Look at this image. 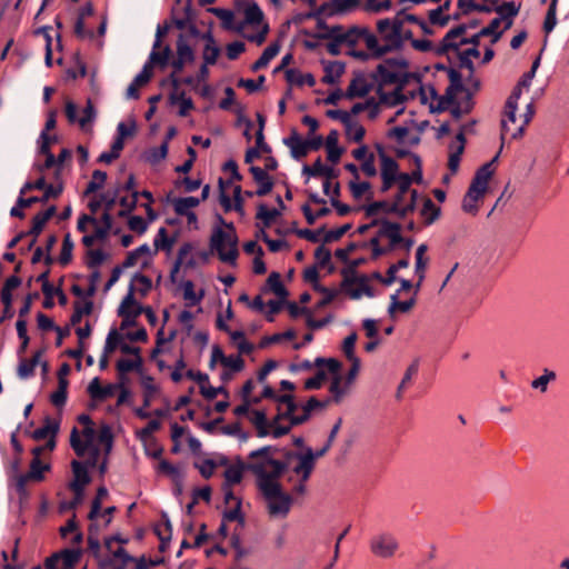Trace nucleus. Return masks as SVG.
Here are the masks:
<instances>
[{
    "label": "nucleus",
    "mask_w": 569,
    "mask_h": 569,
    "mask_svg": "<svg viewBox=\"0 0 569 569\" xmlns=\"http://www.w3.org/2000/svg\"><path fill=\"white\" fill-rule=\"evenodd\" d=\"M210 251L199 252L200 260L203 263L209 261L210 254L216 251L220 261L229 263L234 267L239 256L238 237L237 234H229L220 227L213 229L209 241Z\"/></svg>",
    "instance_id": "1"
},
{
    "label": "nucleus",
    "mask_w": 569,
    "mask_h": 569,
    "mask_svg": "<svg viewBox=\"0 0 569 569\" xmlns=\"http://www.w3.org/2000/svg\"><path fill=\"white\" fill-rule=\"evenodd\" d=\"M258 489L266 500H268V511L270 516L287 517L293 502L292 497L283 492L280 483H260Z\"/></svg>",
    "instance_id": "2"
},
{
    "label": "nucleus",
    "mask_w": 569,
    "mask_h": 569,
    "mask_svg": "<svg viewBox=\"0 0 569 569\" xmlns=\"http://www.w3.org/2000/svg\"><path fill=\"white\" fill-rule=\"evenodd\" d=\"M287 468V462L274 458L247 463L248 471H251L257 477V486H260V483H279L278 479L283 475Z\"/></svg>",
    "instance_id": "3"
},
{
    "label": "nucleus",
    "mask_w": 569,
    "mask_h": 569,
    "mask_svg": "<svg viewBox=\"0 0 569 569\" xmlns=\"http://www.w3.org/2000/svg\"><path fill=\"white\" fill-rule=\"evenodd\" d=\"M342 418H338L336 423L332 426L329 432V441H326L325 446L317 450L312 451L311 448H307L305 453L296 455V458L300 460L302 467V481H307L315 468L316 459L323 457L329 449L331 448L336 437L341 428Z\"/></svg>",
    "instance_id": "4"
},
{
    "label": "nucleus",
    "mask_w": 569,
    "mask_h": 569,
    "mask_svg": "<svg viewBox=\"0 0 569 569\" xmlns=\"http://www.w3.org/2000/svg\"><path fill=\"white\" fill-rule=\"evenodd\" d=\"M448 78L450 84L447 87L445 94L439 97L437 106L430 104V112L432 113H440L448 110L451 103H456L457 93L460 91H467V88L462 82V76L458 70L449 69Z\"/></svg>",
    "instance_id": "5"
},
{
    "label": "nucleus",
    "mask_w": 569,
    "mask_h": 569,
    "mask_svg": "<svg viewBox=\"0 0 569 569\" xmlns=\"http://www.w3.org/2000/svg\"><path fill=\"white\" fill-rule=\"evenodd\" d=\"M33 187L36 190H43L44 191L43 194L41 196V198H38L37 196L29 197V198L19 197L18 204L20 207H31L32 204H34L37 202L46 203L51 198L52 199L58 198L62 193V190H63L62 183H59L58 186L48 184L46 182V178L43 176L38 178L36 181H33Z\"/></svg>",
    "instance_id": "6"
},
{
    "label": "nucleus",
    "mask_w": 569,
    "mask_h": 569,
    "mask_svg": "<svg viewBox=\"0 0 569 569\" xmlns=\"http://www.w3.org/2000/svg\"><path fill=\"white\" fill-rule=\"evenodd\" d=\"M373 556L381 559L392 558L399 549L398 540L391 533H379L371 538L369 543Z\"/></svg>",
    "instance_id": "7"
},
{
    "label": "nucleus",
    "mask_w": 569,
    "mask_h": 569,
    "mask_svg": "<svg viewBox=\"0 0 569 569\" xmlns=\"http://www.w3.org/2000/svg\"><path fill=\"white\" fill-rule=\"evenodd\" d=\"M302 173L309 177H325L326 181L323 182V192L327 196L330 193V180L339 177V171L331 167L325 166L320 157L313 162V164H305L302 167Z\"/></svg>",
    "instance_id": "8"
},
{
    "label": "nucleus",
    "mask_w": 569,
    "mask_h": 569,
    "mask_svg": "<svg viewBox=\"0 0 569 569\" xmlns=\"http://www.w3.org/2000/svg\"><path fill=\"white\" fill-rule=\"evenodd\" d=\"M134 291V286L130 284L128 293L124 296L118 308V316L123 318L120 325V329L122 330L137 325L136 318H133L130 312V308L136 305Z\"/></svg>",
    "instance_id": "9"
},
{
    "label": "nucleus",
    "mask_w": 569,
    "mask_h": 569,
    "mask_svg": "<svg viewBox=\"0 0 569 569\" xmlns=\"http://www.w3.org/2000/svg\"><path fill=\"white\" fill-rule=\"evenodd\" d=\"M372 83L367 82L363 73L356 72L345 92V97L350 100L355 98H363L372 90Z\"/></svg>",
    "instance_id": "10"
},
{
    "label": "nucleus",
    "mask_w": 569,
    "mask_h": 569,
    "mask_svg": "<svg viewBox=\"0 0 569 569\" xmlns=\"http://www.w3.org/2000/svg\"><path fill=\"white\" fill-rule=\"evenodd\" d=\"M71 467L74 479L70 482L69 488L74 492V495L83 496V488L91 481V478L82 462L73 460L71 462Z\"/></svg>",
    "instance_id": "11"
},
{
    "label": "nucleus",
    "mask_w": 569,
    "mask_h": 569,
    "mask_svg": "<svg viewBox=\"0 0 569 569\" xmlns=\"http://www.w3.org/2000/svg\"><path fill=\"white\" fill-rule=\"evenodd\" d=\"M493 173L495 168H491V163L482 164L477 169L469 187L472 188V191H479L480 193L486 194L489 180Z\"/></svg>",
    "instance_id": "12"
},
{
    "label": "nucleus",
    "mask_w": 569,
    "mask_h": 569,
    "mask_svg": "<svg viewBox=\"0 0 569 569\" xmlns=\"http://www.w3.org/2000/svg\"><path fill=\"white\" fill-rule=\"evenodd\" d=\"M101 222L104 223V228H94V232L92 234H86L82 237V243L86 247L90 248L96 241H104L108 238L113 223L111 214L103 212L101 216Z\"/></svg>",
    "instance_id": "13"
},
{
    "label": "nucleus",
    "mask_w": 569,
    "mask_h": 569,
    "mask_svg": "<svg viewBox=\"0 0 569 569\" xmlns=\"http://www.w3.org/2000/svg\"><path fill=\"white\" fill-rule=\"evenodd\" d=\"M330 402L331 399L319 400L316 397H310L302 406V415L292 418V426L306 423L310 419L312 411H316V409H325Z\"/></svg>",
    "instance_id": "14"
},
{
    "label": "nucleus",
    "mask_w": 569,
    "mask_h": 569,
    "mask_svg": "<svg viewBox=\"0 0 569 569\" xmlns=\"http://www.w3.org/2000/svg\"><path fill=\"white\" fill-rule=\"evenodd\" d=\"M249 171L252 174L253 180L259 184L256 190V194L258 197H263L270 193L274 184L272 177H270L262 168L257 166H251Z\"/></svg>",
    "instance_id": "15"
},
{
    "label": "nucleus",
    "mask_w": 569,
    "mask_h": 569,
    "mask_svg": "<svg viewBox=\"0 0 569 569\" xmlns=\"http://www.w3.org/2000/svg\"><path fill=\"white\" fill-rule=\"evenodd\" d=\"M152 67L150 63H146L139 74L136 76L133 81L127 89V98L138 99L140 97L139 87L147 84L152 78Z\"/></svg>",
    "instance_id": "16"
},
{
    "label": "nucleus",
    "mask_w": 569,
    "mask_h": 569,
    "mask_svg": "<svg viewBox=\"0 0 569 569\" xmlns=\"http://www.w3.org/2000/svg\"><path fill=\"white\" fill-rule=\"evenodd\" d=\"M87 390L92 399L102 401L107 398L112 397L114 392L118 390V386L109 383L102 387L100 383V379L96 377L90 381Z\"/></svg>",
    "instance_id": "17"
},
{
    "label": "nucleus",
    "mask_w": 569,
    "mask_h": 569,
    "mask_svg": "<svg viewBox=\"0 0 569 569\" xmlns=\"http://www.w3.org/2000/svg\"><path fill=\"white\" fill-rule=\"evenodd\" d=\"M325 64V76L321 79L323 83L335 84L341 78L346 70V63L342 61H322Z\"/></svg>",
    "instance_id": "18"
},
{
    "label": "nucleus",
    "mask_w": 569,
    "mask_h": 569,
    "mask_svg": "<svg viewBox=\"0 0 569 569\" xmlns=\"http://www.w3.org/2000/svg\"><path fill=\"white\" fill-rule=\"evenodd\" d=\"M60 429V420H54L50 416L43 419V426L30 433V437L37 441L43 440L50 436L57 437Z\"/></svg>",
    "instance_id": "19"
},
{
    "label": "nucleus",
    "mask_w": 569,
    "mask_h": 569,
    "mask_svg": "<svg viewBox=\"0 0 569 569\" xmlns=\"http://www.w3.org/2000/svg\"><path fill=\"white\" fill-rule=\"evenodd\" d=\"M520 10V4H516L515 2H502L499 6L495 7V12L499 14L498 18H501V21H505V30H508L512 26V18H515Z\"/></svg>",
    "instance_id": "20"
},
{
    "label": "nucleus",
    "mask_w": 569,
    "mask_h": 569,
    "mask_svg": "<svg viewBox=\"0 0 569 569\" xmlns=\"http://www.w3.org/2000/svg\"><path fill=\"white\" fill-rule=\"evenodd\" d=\"M365 211V214L367 218L375 217L379 213V211H383L386 213H395L398 212V206L392 201V203H389L386 200L380 201H373L367 206H363L361 208Z\"/></svg>",
    "instance_id": "21"
},
{
    "label": "nucleus",
    "mask_w": 569,
    "mask_h": 569,
    "mask_svg": "<svg viewBox=\"0 0 569 569\" xmlns=\"http://www.w3.org/2000/svg\"><path fill=\"white\" fill-rule=\"evenodd\" d=\"M371 78L378 82V87L382 88L398 81V73L386 68V64H378Z\"/></svg>",
    "instance_id": "22"
},
{
    "label": "nucleus",
    "mask_w": 569,
    "mask_h": 569,
    "mask_svg": "<svg viewBox=\"0 0 569 569\" xmlns=\"http://www.w3.org/2000/svg\"><path fill=\"white\" fill-rule=\"evenodd\" d=\"M280 51V43L278 41L272 42L269 44L262 52V54L259 57L258 60H256L251 64L252 71H258L262 68H266L268 63L279 53Z\"/></svg>",
    "instance_id": "23"
},
{
    "label": "nucleus",
    "mask_w": 569,
    "mask_h": 569,
    "mask_svg": "<svg viewBox=\"0 0 569 569\" xmlns=\"http://www.w3.org/2000/svg\"><path fill=\"white\" fill-rule=\"evenodd\" d=\"M50 470V465L43 463L40 458H33L30 462L29 471L22 476L30 481L40 482L44 479V471Z\"/></svg>",
    "instance_id": "24"
},
{
    "label": "nucleus",
    "mask_w": 569,
    "mask_h": 569,
    "mask_svg": "<svg viewBox=\"0 0 569 569\" xmlns=\"http://www.w3.org/2000/svg\"><path fill=\"white\" fill-rule=\"evenodd\" d=\"M172 56V50L170 46H164L162 50L153 49L149 56V61L147 63H150V66L153 68V66H158L161 69H164L170 61V58Z\"/></svg>",
    "instance_id": "25"
},
{
    "label": "nucleus",
    "mask_w": 569,
    "mask_h": 569,
    "mask_svg": "<svg viewBox=\"0 0 569 569\" xmlns=\"http://www.w3.org/2000/svg\"><path fill=\"white\" fill-rule=\"evenodd\" d=\"M280 216V210L268 209L264 203H259L257 207L256 219L260 221L263 228H270L274 220Z\"/></svg>",
    "instance_id": "26"
},
{
    "label": "nucleus",
    "mask_w": 569,
    "mask_h": 569,
    "mask_svg": "<svg viewBox=\"0 0 569 569\" xmlns=\"http://www.w3.org/2000/svg\"><path fill=\"white\" fill-rule=\"evenodd\" d=\"M286 80L290 84L313 87L316 84V78L311 73L302 74L297 69H287L284 71Z\"/></svg>",
    "instance_id": "27"
},
{
    "label": "nucleus",
    "mask_w": 569,
    "mask_h": 569,
    "mask_svg": "<svg viewBox=\"0 0 569 569\" xmlns=\"http://www.w3.org/2000/svg\"><path fill=\"white\" fill-rule=\"evenodd\" d=\"M170 104L174 106L177 103L180 104L179 116L186 117L190 110L194 108L193 101L191 98H187L184 91L176 92L172 91L169 96Z\"/></svg>",
    "instance_id": "28"
},
{
    "label": "nucleus",
    "mask_w": 569,
    "mask_h": 569,
    "mask_svg": "<svg viewBox=\"0 0 569 569\" xmlns=\"http://www.w3.org/2000/svg\"><path fill=\"white\" fill-rule=\"evenodd\" d=\"M243 470H248L247 463H243L241 461H239L238 466L229 467L223 473L224 480H226L223 483V489H226L232 485L240 483L242 480Z\"/></svg>",
    "instance_id": "29"
},
{
    "label": "nucleus",
    "mask_w": 569,
    "mask_h": 569,
    "mask_svg": "<svg viewBox=\"0 0 569 569\" xmlns=\"http://www.w3.org/2000/svg\"><path fill=\"white\" fill-rule=\"evenodd\" d=\"M177 58L181 59L186 63H192L196 59L194 51L188 44L183 33H180L177 39Z\"/></svg>",
    "instance_id": "30"
},
{
    "label": "nucleus",
    "mask_w": 569,
    "mask_h": 569,
    "mask_svg": "<svg viewBox=\"0 0 569 569\" xmlns=\"http://www.w3.org/2000/svg\"><path fill=\"white\" fill-rule=\"evenodd\" d=\"M485 194L479 191H472V188H468L467 193L462 199V210L467 213L476 216L479 211V207L477 206V201L483 198Z\"/></svg>",
    "instance_id": "31"
},
{
    "label": "nucleus",
    "mask_w": 569,
    "mask_h": 569,
    "mask_svg": "<svg viewBox=\"0 0 569 569\" xmlns=\"http://www.w3.org/2000/svg\"><path fill=\"white\" fill-rule=\"evenodd\" d=\"M420 214L425 218V223L429 226L439 219L441 209L437 207L430 198H425Z\"/></svg>",
    "instance_id": "32"
},
{
    "label": "nucleus",
    "mask_w": 569,
    "mask_h": 569,
    "mask_svg": "<svg viewBox=\"0 0 569 569\" xmlns=\"http://www.w3.org/2000/svg\"><path fill=\"white\" fill-rule=\"evenodd\" d=\"M171 202L177 214H187L191 208L200 204V199L197 197L174 198Z\"/></svg>",
    "instance_id": "33"
},
{
    "label": "nucleus",
    "mask_w": 569,
    "mask_h": 569,
    "mask_svg": "<svg viewBox=\"0 0 569 569\" xmlns=\"http://www.w3.org/2000/svg\"><path fill=\"white\" fill-rule=\"evenodd\" d=\"M459 59V67L467 69L471 74L475 72V64L471 58H478L480 56V51L478 48H469L463 51H458L457 53Z\"/></svg>",
    "instance_id": "34"
},
{
    "label": "nucleus",
    "mask_w": 569,
    "mask_h": 569,
    "mask_svg": "<svg viewBox=\"0 0 569 569\" xmlns=\"http://www.w3.org/2000/svg\"><path fill=\"white\" fill-rule=\"evenodd\" d=\"M251 422L256 427L258 437L263 438L270 433L269 421L267 419L264 411L253 410Z\"/></svg>",
    "instance_id": "35"
},
{
    "label": "nucleus",
    "mask_w": 569,
    "mask_h": 569,
    "mask_svg": "<svg viewBox=\"0 0 569 569\" xmlns=\"http://www.w3.org/2000/svg\"><path fill=\"white\" fill-rule=\"evenodd\" d=\"M342 276V281L340 283V288L349 296V291L353 290V284H359L360 274L357 271H353L349 266L341 269L340 271Z\"/></svg>",
    "instance_id": "36"
},
{
    "label": "nucleus",
    "mask_w": 569,
    "mask_h": 569,
    "mask_svg": "<svg viewBox=\"0 0 569 569\" xmlns=\"http://www.w3.org/2000/svg\"><path fill=\"white\" fill-rule=\"evenodd\" d=\"M369 277L366 274H360L358 288H353V290L349 291V297L351 299H360L362 295L367 297H375V291L371 286H369Z\"/></svg>",
    "instance_id": "37"
},
{
    "label": "nucleus",
    "mask_w": 569,
    "mask_h": 569,
    "mask_svg": "<svg viewBox=\"0 0 569 569\" xmlns=\"http://www.w3.org/2000/svg\"><path fill=\"white\" fill-rule=\"evenodd\" d=\"M428 250V246L426 243H421L418 248H417V251H416V268H415V271H416V274L420 278V281H423L425 280V273H426V268H427V264H428V258H425V253L427 252Z\"/></svg>",
    "instance_id": "38"
},
{
    "label": "nucleus",
    "mask_w": 569,
    "mask_h": 569,
    "mask_svg": "<svg viewBox=\"0 0 569 569\" xmlns=\"http://www.w3.org/2000/svg\"><path fill=\"white\" fill-rule=\"evenodd\" d=\"M518 107L511 104V102H506L505 104V117L507 119L501 120V141L505 142V136L507 132L511 131L509 123H516V111Z\"/></svg>",
    "instance_id": "39"
},
{
    "label": "nucleus",
    "mask_w": 569,
    "mask_h": 569,
    "mask_svg": "<svg viewBox=\"0 0 569 569\" xmlns=\"http://www.w3.org/2000/svg\"><path fill=\"white\" fill-rule=\"evenodd\" d=\"M263 20V12L260 7L254 2H250L244 9V23L247 24H260Z\"/></svg>",
    "instance_id": "40"
},
{
    "label": "nucleus",
    "mask_w": 569,
    "mask_h": 569,
    "mask_svg": "<svg viewBox=\"0 0 569 569\" xmlns=\"http://www.w3.org/2000/svg\"><path fill=\"white\" fill-rule=\"evenodd\" d=\"M332 9L328 13L329 17L349 12L360 4V0H330Z\"/></svg>",
    "instance_id": "41"
},
{
    "label": "nucleus",
    "mask_w": 569,
    "mask_h": 569,
    "mask_svg": "<svg viewBox=\"0 0 569 569\" xmlns=\"http://www.w3.org/2000/svg\"><path fill=\"white\" fill-rule=\"evenodd\" d=\"M176 242V237L169 238L166 228H160L154 239V252L158 250L170 251Z\"/></svg>",
    "instance_id": "42"
},
{
    "label": "nucleus",
    "mask_w": 569,
    "mask_h": 569,
    "mask_svg": "<svg viewBox=\"0 0 569 569\" xmlns=\"http://www.w3.org/2000/svg\"><path fill=\"white\" fill-rule=\"evenodd\" d=\"M74 310L73 313L70 317V325L76 326L81 322L83 316L91 315L93 310V302L88 300L84 302L83 306L80 305V302H74Z\"/></svg>",
    "instance_id": "43"
},
{
    "label": "nucleus",
    "mask_w": 569,
    "mask_h": 569,
    "mask_svg": "<svg viewBox=\"0 0 569 569\" xmlns=\"http://www.w3.org/2000/svg\"><path fill=\"white\" fill-rule=\"evenodd\" d=\"M141 386L143 388V407L149 408L153 395L158 392V387L154 385V380L151 376L142 377Z\"/></svg>",
    "instance_id": "44"
},
{
    "label": "nucleus",
    "mask_w": 569,
    "mask_h": 569,
    "mask_svg": "<svg viewBox=\"0 0 569 569\" xmlns=\"http://www.w3.org/2000/svg\"><path fill=\"white\" fill-rule=\"evenodd\" d=\"M412 72L398 73L397 88L395 89L396 100L391 104H400L407 100V97L402 93L405 87L411 80Z\"/></svg>",
    "instance_id": "45"
},
{
    "label": "nucleus",
    "mask_w": 569,
    "mask_h": 569,
    "mask_svg": "<svg viewBox=\"0 0 569 569\" xmlns=\"http://www.w3.org/2000/svg\"><path fill=\"white\" fill-rule=\"evenodd\" d=\"M124 336L121 335L117 329H111L106 339L103 351L104 353H112L116 349H120Z\"/></svg>",
    "instance_id": "46"
},
{
    "label": "nucleus",
    "mask_w": 569,
    "mask_h": 569,
    "mask_svg": "<svg viewBox=\"0 0 569 569\" xmlns=\"http://www.w3.org/2000/svg\"><path fill=\"white\" fill-rule=\"evenodd\" d=\"M386 238L389 239V250H392L402 241L401 224L389 220Z\"/></svg>",
    "instance_id": "47"
},
{
    "label": "nucleus",
    "mask_w": 569,
    "mask_h": 569,
    "mask_svg": "<svg viewBox=\"0 0 569 569\" xmlns=\"http://www.w3.org/2000/svg\"><path fill=\"white\" fill-rule=\"evenodd\" d=\"M302 33L307 37H312V38H316V39H321V40H325V39H330V40H336L338 37H343L342 33H343V27L341 24H336V26H332L330 27L329 31L328 32H319V33H312L310 32L309 30H302Z\"/></svg>",
    "instance_id": "48"
},
{
    "label": "nucleus",
    "mask_w": 569,
    "mask_h": 569,
    "mask_svg": "<svg viewBox=\"0 0 569 569\" xmlns=\"http://www.w3.org/2000/svg\"><path fill=\"white\" fill-rule=\"evenodd\" d=\"M183 298L189 301L188 306H194L199 303L204 297V291L201 290L199 295L194 292V284L191 280H187L182 283Z\"/></svg>",
    "instance_id": "49"
},
{
    "label": "nucleus",
    "mask_w": 569,
    "mask_h": 569,
    "mask_svg": "<svg viewBox=\"0 0 569 569\" xmlns=\"http://www.w3.org/2000/svg\"><path fill=\"white\" fill-rule=\"evenodd\" d=\"M97 118V110L93 106L91 99L87 100L86 107L82 110V117L79 118L78 123L82 130L87 128V126L91 124Z\"/></svg>",
    "instance_id": "50"
},
{
    "label": "nucleus",
    "mask_w": 569,
    "mask_h": 569,
    "mask_svg": "<svg viewBox=\"0 0 569 569\" xmlns=\"http://www.w3.org/2000/svg\"><path fill=\"white\" fill-rule=\"evenodd\" d=\"M500 23H501V18L492 19L487 27L482 28L479 31L480 36H482V37H492L491 43H496L497 41L500 40V38L502 37V33H503V31H498L497 30L499 28Z\"/></svg>",
    "instance_id": "51"
},
{
    "label": "nucleus",
    "mask_w": 569,
    "mask_h": 569,
    "mask_svg": "<svg viewBox=\"0 0 569 569\" xmlns=\"http://www.w3.org/2000/svg\"><path fill=\"white\" fill-rule=\"evenodd\" d=\"M81 549H64L62 550L59 556L60 559H62V563L64 569H73L76 563L79 561L81 557Z\"/></svg>",
    "instance_id": "52"
},
{
    "label": "nucleus",
    "mask_w": 569,
    "mask_h": 569,
    "mask_svg": "<svg viewBox=\"0 0 569 569\" xmlns=\"http://www.w3.org/2000/svg\"><path fill=\"white\" fill-rule=\"evenodd\" d=\"M70 446L74 450L78 457H83L86 451L89 450L91 445L87 441L82 442L79 437V431L76 427L71 430L70 435Z\"/></svg>",
    "instance_id": "53"
},
{
    "label": "nucleus",
    "mask_w": 569,
    "mask_h": 569,
    "mask_svg": "<svg viewBox=\"0 0 569 569\" xmlns=\"http://www.w3.org/2000/svg\"><path fill=\"white\" fill-rule=\"evenodd\" d=\"M398 182V192L393 198L395 203L400 204L403 200L405 194L410 190V178L407 172H401L397 179Z\"/></svg>",
    "instance_id": "54"
},
{
    "label": "nucleus",
    "mask_w": 569,
    "mask_h": 569,
    "mask_svg": "<svg viewBox=\"0 0 569 569\" xmlns=\"http://www.w3.org/2000/svg\"><path fill=\"white\" fill-rule=\"evenodd\" d=\"M208 11L216 17H218L222 21V27L227 30L233 29L232 22L234 19V14L231 10L222 9V8H209Z\"/></svg>",
    "instance_id": "55"
},
{
    "label": "nucleus",
    "mask_w": 569,
    "mask_h": 569,
    "mask_svg": "<svg viewBox=\"0 0 569 569\" xmlns=\"http://www.w3.org/2000/svg\"><path fill=\"white\" fill-rule=\"evenodd\" d=\"M535 112H536V109H535L533 103L532 102L528 103L526 107V112L522 116L523 117L522 123L511 132L512 139H518V138L522 137V134L525 132V128L529 124V122L533 118Z\"/></svg>",
    "instance_id": "56"
},
{
    "label": "nucleus",
    "mask_w": 569,
    "mask_h": 569,
    "mask_svg": "<svg viewBox=\"0 0 569 569\" xmlns=\"http://www.w3.org/2000/svg\"><path fill=\"white\" fill-rule=\"evenodd\" d=\"M72 250H73V242L71 240L70 233H67L62 241V248L59 256V262L62 266H67L72 260Z\"/></svg>",
    "instance_id": "57"
},
{
    "label": "nucleus",
    "mask_w": 569,
    "mask_h": 569,
    "mask_svg": "<svg viewBox=\"0 0 569 569\" xmlns=\"http://www.w3.org/2000/svg\"><path fill=\"white\" fill-rule=\"evenodd\" d=\"M326 116L333 120H339L346 127V134H350V129L352 128V120L350 113L343 110H327Z\"/></svg>",
    "instance_id": "58"
},
{
    "label": "nucleus",
    "mask_w": 569,
    "mask_h": 569,
    "mask_svg": "<svg viewBox=\"0 0 569 569\" xmlns=\"http://www.w3.org/2000/svg\"><path fill=\"white\" fill-rule=\"evenodd\" d=\"M277 402L287 406V410L283 412V416L289 417L290 423L292 425V418L296 417L295 411L298 409L295 396L290 393L280 395L277 397Z\"/></svg>",
    "instance_id": "59"
},
{
    "label": "nucleus",
    "mask_w": 569,
    "mask_h": 569,
    "mask_svg": "<svg viewBox=\"0 0 569 569\" xmlns=\"http://www.w3.org/2000/svg\"><path fill=\"white\" fill-rule=\"evenodd\" d=\"M67 397H68V386L63 380H61L58 385L57 391H54L51 395L50 400L53 406L61 408L66 405Z\"/></svg>",
    "instance_id": "60"
},
{
    "label": "nucleus",
    "mask_w": 569,
    "mask_h": 569,
    "mask_svg": "<svg viewBox=\"0 0 569 569\" xmlns=\"http://www.w3.org/2000/svg\"><path fill=\"white\" fill-rule=\"evenodd\" d=\"M419 368V359H415L411 365L407 368L405 376L397 389L396 398L401 399L402 397V390L405 386L411 380L412 376L418 372Z\"/></svg>",
    "instance_id": "61"
},
{
    "label": "nucleus",
    "mask_w": 569,
    "mask_h": 569,
    "mask_svg": "<svg viewBox=\"0 0 569 569\" xmlns=\"http://www.w3.org/2000/svg\"><path fill=\"white\" fill-rule=\"evenodd\" d=\"M400 173L401 172H399L398 162L391 157L386 158L381 161V176L396 177L398 179Z\"/></svg>",
    "instance_id": "62"
},
{
    "label": "nucleus",
    "mask_w": 569,
    "mask_h": 569,
    "mask_svg": "<svg viewBox=\"0 0 569 569\" xmlns=\"http://www.w3.org/2000/svg\"><path fill=\"white\" fill-rule=\"evenodd\" d=\"M13 481H14L16 491L19 496V502H20V505H22L29 498V491L27 489V483L30 480H28L27 478H24L21 475H17V477H16V479H13Z\"/></svg>",
    "instance_id": "63"
},
{
    "label": "nucleus",
    "mask_w": 569,
    "mask_h": 569,
    "mask_svg": "<svg viewBox=\"0 0 569 569\" xmlns=\"http://www.w3.org/2000/svg\"><path fill=\"white\" fill-rule=\"evenodd\" d=\"M556 8H557V0H551L545 21H543V30L546 33H549L553 30L555 26L557 24V17H556Z\"/></svg>",
    "instance_id": "64"
}]
</instances>
